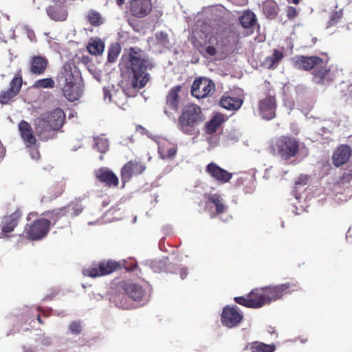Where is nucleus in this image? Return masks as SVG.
Returning <instances> with one entry per match:
<instances>
[{"mask_svg": "<svg viewBox=\"0 0 352 352\" xmlns=\"http://www.w3.org/2000/svg\"><path fill=\"white\" fill-rule=\"evenodd\" d=\"M119 66L120 69L129 74L131 86L140 90L146 87L151 80L148 72L153 67L147 53L138 47H130L124 50Z\"/></svg>", "mask_w": 352, "mask_h": 352, "instance_id": "obj_1", "label": "nucleus"}, {"mask_svg": "<svg viewBox=\"0 0 352 352\" xmlns=\"http://www.w3.org/2000/svg\"><path fill=\"white\" fill-rule=\"evenodd\" d=\"M239 35L231 28H223L207 35L204 45H200L199 51L204 55L214 56L218 53L229 52L238 42Z\"/></svg>", "mask_w": 352, "mask_h": 352, "instance_id": "obj_2", "label": "nucleus"}, {"mask_svg": "<svg viewBox=\"0 0 352 352\" xmlns=\"http://www.w3.org/2000/svg\"><path fill=\"white\" fill-rule=\"evenodd\" d=\"M205 120L201 108L192 103L185 105L177 120V128L183 133L188 135L197 133V127Z\"/></svg>", "mask_w": 352, "mask_h": 352, "instance_id": "obj_3", "label": "nucleus"}, {"mask_svg": "<svg viewBox=\"0 0 352 352\" xmlns=\"http://www.w3.org/2000/svg\"><path fill=\"white\" fill-rule=\"evenodd\" d=\"M274 151L284 160L294 157L299 153V142L294 137L282 135L275 140Z\"/></svg>", "mask_w": 352, "mask_h": 352, "instance_id": "obj_4", "label": "nucleus"}, {"mask_svg": "<svg viewBox=\"0 0 352 352\" xmlns=\"http://www.w3.org/2000/svg\"><path fill=\"white\" fill-rule=\"evenodd\" d=\"M263 290V294L265 305L270 304L282 298L284 294L299 290L300 287L296 281L287 282L277 285L267 286L261 287Z\"/></svg>", "mask_w": 352, "mask_h": 352, "instance_id": "obj_5", "label": "nucleus"}, {"mask_svg": "<svg viewBox=\"0 0 352 352\" xmlns=\"http://www.w3.org/2000/svg\"><path fill=\"white\" fill-rule=\"evenodd\" d=\"M51 221L46 218H39L32 223L27 224L23 232L30 241H38L45 238L50 230Z\"/></svg>", "mask_w": 352, "mask_h": 352, "instance_id": "obj_6", "label": "nucleus"}, {"mask_svg": "<svg viewBox=\"0 0 352 352\" xmlns=\"http://www.w3.org/2000/svg\"><path fill=\"white\" fill-rule=\"evenodd\" d=\"M120 269H122L120 262L111 259L102 260L98 263H94L89 267L85 269L83 274L87 276L96 278L110 274Z\"/></svg>", "mask_w": 352, "mask_h": 352, "instance_id": "obj_7", "label": "nucleus"}, {"mask_svg": "<svg viewBox=\"0 0 352 352\" xmlns=\"http://www.w3.org/2000/svg\"><path fill=\"white\" fill-rule=\"evenodd\" d=\"M263 290L261 287L254 288L246 296L234 298L237 304L248 308L258 309L265 305Z\"/></svg>", "mask_w": 352, "mask_h": 352, "instance_id": "obj_8", "label": "nucleus"}, {"mask_svg": "<svg viewBox=\"0 0 352 352\" xmlns=\"http://www.w3.org/2000/svg\"><path fill=\"white\" fill-rule=\"evenodd\" d=\"M214 91V83L206 77H200L195 80L191 87L192 96L198 99L211 96Z\"/></svg>", "mask_w": 352, "mask_h": 352, "instance_id": "obj_9", "label": "nucleus"}, {"mask_svg": "<svg viewBox=\"0 0 352 352\" xmlns=\"http://www.w3.org/2000/svg\"><path fill=\"white\" fill-rule=\"evenodd\" d=\"M276 95L269 91L267 96L259 101L258 112L263 119L271 120L276 117Z\"/></svg>", "mask_w": 352, "mask_h": 352, "instance_id": "obj_10", "label": "nucleus"}, {"mask_svg": "<svg viewBox=\"0 0 352 352\" xmlns=\"http://www.w3.org/2000/svg\"><path fill=\"white\" fill-rule=\"evenodd\" d=\"M243 319V315L236 306H226L221 314V323L228 328H233L239 324Z\"/></svg>", "mask_w": 352, "mask_h": 352, "instance_id": "obj_11", "label": "nucleus"}, {"mask_svg": "<svg viewBox=\"0 0 352 352\" xmlns=\"http://www.w3.org/2000/svg\"><path fill=\"white\" fill-rule=\"evenodd\" d=\"M145 169V166L140 161L131 160L126 163L122 168L120 173L122 188L133 176L142 174Z\"/></svg>", "mask_w": 352, "mask_h": 352, "instance_id": "obj_12", "label": "nucleus"}, {"mask_svg": "<svg viewBox=\"0 0 352 352\" xmlns=\"http://www.w3.org/2000/svg\"><path fill=\"white\" fill-rule=\"evenodd\" d=\"M153 10L151 0H130L129 10L131 16L141 19L148 16Z\"/></svg>", "mask_w": 352, "mask_h": 352, "instance_id": "obj_13", "label": "nucleus"}, {"mask_svg": "<svg viewBox=\"0 0 352 352\" xmlns=\"http://www.w3.org/2000/svg\"><path fill=\"white\" fill-rule=\"evenodd\" d=\"M181 85L174 86L166 95L164 112L169 118L173 116V113H176L178 111L180 100L179 93L181 91Z\"/></svg>", "mask_w": 352, "mask_h": 352, "instance_id": "obj_14", "label": "nucleus"}, {"mask_svg": "<svg viewBox=\"0 0 352 352\" xmlns=\"http://www.w3.org/2000/svg\"><path fill=\"white\" fill-rule=\"evenodd\" d=\"M324 63L322 58L316 56H297L294 58V65L299 69L309 71L321 66Z\"/></svg>", "mask_w": 352, "mask_h": 352, "instance_id": "obj_15", "label": "nucleus"}, {"mask_svg": "<svg viewBox=\"0 0 352 352\" xmlns=\"http://www.w3.org/2000/svg\"><path fill=\"white\" fill-rule=\"evenodd\" d=\"M34 126L37 136L43 141H46L54 138L56 131L53 127L45 120L38 116L34 120Z\"/></svg>", "mask_w": 352, "mask_h": 352, "instance_id": "obj_16", "label": "nucleus"}, {"mask_svg": "<svg viewBox=\"0 0 352 352\" xmlns=\"http://www.w3.org/2000/svg\"><path fill=\"white\" fill-rule=\"evenodd\" d=\"M206 173L219 184H226L232 177V173L222 168L214 162L209 163L206 167Z\"/></svg>", "mask_w": 352, "mask_h": 352, "instance_id": "obj_17", "label": "nucleus"}, {"mask_svg": "<svg viewBox=\"0 0 352 352\" xmlns=\"http://www.w3.org/2000/svg\"><path fill=\"white\" fill-rule=\"evenodd\" d=\"M21 76H15L10 83V87L7 91L0 93V103L7 104L20 92L22 86Z\"/></svg>", "mask_w": 352, "mask_h": 352, "instance_id": "obj_18", "label": "nucleus"}, {"mask_svg": "<svg viewBox=\"0 0 352 352\" xmlns=\"http://www.w3.org/2000/svg\"><path fill=\"white\" fill-rule=\"evenodd\" d=\"M40 116L45 118L56 131L62 128L66 118L64 111L59 107L50 112L42 113Z\"/></svg>", "mask_w": 352, "mask_h": 352, "instance_id": "obj_19", "label": "nucleus"}, {"mask_svg": "<svg viewBox=\"0 0 352 352\" xmlns=\"http://www.w3.org/2000/svg\"><path fill=\"white\" fill-rule=\"evenodd\" d=\"M96 179L109 188H116L119 184L117 175L107 168H100L94 172Z\"/></svg>", "mask_w": 352, "mask_h": 352, "instance_id": "obj_20", "label": "nucleus"}, {"mask_svg": "<svg viewBox=\"0 0 352 352\" xmlns=\"http://www.w3.org/2000/svg\"><path fill=\"white\" fill-rule=\"evenodd\" d=\"M18 128L20 135L27 147H32L36 144L37 140L30 123L25 120H21Z\"/></svg>", "mask_w": 352, "mask_h": 352, "instance_id": "obj_21", "label": "nucleus"}, {"mask_svg": "<svg viewBox=\"0 0 352 352\" xmlns=\"http://www.w3.org/2000/svg\"><path fill=\"white\" fill-rule=\"evenodd\" d=\"M78 71L70 63H65L58 75V81L63 85L77 82Z\"/></svg>", "mask_w": 352, "mask_h": 352, "instance_id": "obj_22", "label": "nucleus"}, {"mask_svg": "<svg viewBox=\"0 0 352 352\" xmlns=\"http://www.w3.org/2000/svg\"><path fill=\"white\" fill-rule=\"evenodd\" d=\"M352 150L350 146L341 144L334 151L332 156V162L336 167L346 164L351 155Z\"/></svg>", "mask_w": 352, "mask_h": 352, "instance_id": "obj_23", "label": "nucleus"}, {"mask_svg": "<svg viewBox=\"0 0 352 352\" xmlns=\"http://www.w3.org/2000/svg\"><path fill=\"white\" fill-rule=\"evenodd\" d=\"M21 216L22 214L19 210H16L10 215L4 216L1 223L2 233L6 234L12 232L19 224Z\"/></svg>", "mask_w": 352, "mask_h": 352, "instance_id": "obj_24", "label": "nucleus"}, {"mask_svg": "<svg viewBox=\"0 0 352 352\" xmlns=\"http://www.w3.org/2000/svg\"><path fill=\"white\" fill-rule=\"evenodd\" d=\"M122 287L126 296L135 301H140L144 296L145 291L139 284L123 282Z\"/></svg>", "mask_w": 352, "mask_h": 352, "instance_id": "obj_25", "label": "nucleus"}, {"mask_svg": "<svg viewBox=\"0 0 352 352\" xmlns=\"http://www.w3.org/2000/svg\"><path fill=\"white\" fill-rule=\"evenodd\" d=\"M49 61L47 58L42 56H34L31 57L29 62L30 72L34 75H41L44 74Z\"/></svg>", "mask_w": 352, "mask_h": 352, "instance_id": "obj_26", "label": "nucleus"}, {"mask_svg": "<svg viewBox=\"0 0 352 352\" xmlns=\"http://www.w3.org/2000/svg\"><path fill=\"white\" fill-rule=\"evenodd\" d=\"M63 93L68 100L74 102L81 96L82 89L77 85V82L65 84L63 87Z\"/></svg>", "mask_w": 352, "mask_h": 352, "instance_id": "obj_27", "label": "nucleus"}, {"mask_svg": "<svg viewBox=\"0 0 352 352\" xmlns=\"http://www.w3.org/2000/svg\"><path fill=\"white\" fill-rule=\"evenodd\" d=\"M284 56L283 50L274 49L272 55L265 58L263 65L268 69H274L278 67Z\"/></svg>", "mask_w": 352, "mask_h": 352, "instance_id": "obj_28", "label": "nucleus"}, {"mask_svg": "<svg viewBox=\"0 0 352 352\" xmlns=\"http://www.w3.org/2000/svg\"><path fill=\"white\" fill-rule=\"evenodd\" d=\"M46 11L47 15L54 21H65L68 15L66 10L57 5L48 6Z\"/></svg>", "mask_w": 352, "mask_h": 352, "instance_id": "obj_29", "label": "nucleus"}, {"mask_svg": "<svg viewBox=\"0 0 352 352\" xmlns=\"http://www.w3.org/2000/svg\"><path fill=\"white\" fill-rule=\"evenodd\" d=\"M239 21L244 29H250L255 25L257 19L252 11L248 10L239 17Z\"/></svg>", "mask_w": 352, "mask_h": 352, "instance_id": "obj_30", "label": "nucleus"}, {"mask_svg": "<svg viewBox=\"0 0 352 352\" xmlns=\"http://www.w3.org/2000/svg\"><path fill=\"white\" fill-rule=\"evenodd\" d=\"M65 217L69 218H74L80 214L82 211V206L80 201L75 200L71 201L67 206L62 207Z\"/></svg>", "mask_w": 352, "mask_h": 352, "instance_id": "obj_31", "label": "nucleus"}, {"mask_svg": "<svg viewBox=\"0 0 352 352\" xmlns=\"http://www.w3.org/2000/svg\"><path fill=\"white\" fill-rule=\"evenodd\" d=\"M264 14L270 19L276 17L279 8L277 3L274 0H265L262 5Z\"/></svg>", "mask_w": 352, "mask_h": 352, "instance_id": "obj_32", "label": "nucleus"}, {"mask_svg": "<svg viewBox=\"0 0 352 352\" xmlns=\"http://www.w3.org/2000/svg\"><path fill=\"white\" fill-rule=\"evenodd\" d=\"M87 21L93 27H99L104 23L105 19L97 10L91 9L85 16Z\"/></svg>", "mask_w": 352, "mask_h": 352, "instance_id": "obj_33", "label": "nucleus"}, {"mask_svg": "<svg viewBox=\"0 0 352 352\" xmlns=\"http://www.w3.org/2000/svg\"><path fill=\"white\" fill-rule=\"evenodd\" d=\"M245 349L251 352H274L276 350V346L274 344H267L256 341L248 344Z\"/></svg>", "mask_w": 352, "mask_h": 352, "instance_id": "obj_34", "label": "nucleus"}, {"mask_svg": "<svg viewBox=\"0 0 352 352\" xmlns=\"http://www.w3.org/2000/svg\"><path fill=\"white\" fill-rule=\"evenodd\" d=\"M242 100L236 97L223 96L220 100L221 106L228 110H236L242 105Z\"/></svg>", "mask_w": 352, "mask_h": 352, "instance_id": "obj_35", "label": "nucleus"}, {"mask_svg": "<svg viewBox=\"0 0 352 352\" xmlns=\"http://www.w3.org/2000/svg\"><path fill=\"white\" fill-rule=\"evenodd\" d=\"M87 49L91 54L95 56L100 55L104 50V43L98 37L91 38Z\"/></svg>", "mask_w": 352, "mask_h": 352, "instance_id": "obj_36", "label": "nucleus"}, {"mask_svg": "<svg viewBox=\"0 0 352 352\" xmlns=\"http://www.w3.org/2000/svg\"><path fill=\"white\" fill-rule=\"evenodd\" d=\"M206 197L208 199L209 202L214 205L215 210L217 214H222L225 212L226 207L221 195L217 193L209 194L206 195Z\"/></svg>", "mask_w": 352, "mask_h": 352, "instance_id": "obj_37", "label": "nucleus"}, {"mask_svg": "<svg viewBox=\"0 0 352 352\" xmlns=\"http://www.w3.org/2000/svg\"><path fill=\"white\" fill-rule=\"evenodd\" d=\"M223 122L222 115H215L206 124V131L208 134H213Z\"/></svg>", "mask_w": 352, "mask_h": 352, "instance_id": "obj_38", "label": "nucleus"}, {"mask_svg": "<svg viewBox=\"0 0 352 352\" xmlns=\"http://www.w3.org/2000/svg\"><path fill=\"white\" fill-rule=\"evenodd\" d=\"M51 221V225L55 226L58 221L65 217V213L62 208H56L51 211H46L43 213Z\"/></svg>", "mask_w": 352, "mask_h": 352, "instance_id": "obj_39", "label": "nucleus"}, {"mask_svg": "<svg viewBox=\"0 0 352 352\" xmlns=\"http://www.w3.org/2000/svg\"><path fill=\"white\" fill-rule=\"evenodd\" d=\"M126 98V94L123 90H113L109 96V101L120 106L124 104Z\"/></svg>", "mask_w": 352, "mask_h": 352, "instance_id": "obj_40", "label": "nucleus"}, {"mask_svg": "<svg viewBox=\"0 0 352 352\" xmlns=\"http://www.w3.org/2000/svg\"><path fill=\"white\" fill-rule=\"evenodd\" d=\"M121 46L118 43L111 44L108 50V62L115 63L121 52Z\"/></svg>", "mask_w": 352, "mask_h": 352, "instance_id": "obj_41", "label": "nucleus"}, {"mask_svg": "<svg viewBox=\"0 0 352 352\" xmlns=\"http://www.w3.org/2000/svg\"><path fill=\"white\" fill-rule=\"evenodd\" d=\"M113 301L116 305L123 309H128L130 305L124 294H118L113 296Z\"/></svg>", "mask_w": 352, "mask_h": 352, "instance_id": "obj_42", "label": "nucleus"}, {"mask_svg": "<svg viewBox=\"0 0 352 352\" xmlns=\"http://www.w3.org/2000/svg\"><path fill=\"white\" fill-rule=\"evenodd\" d=\"M177 153V148L175 146L169 148L166 153L162 147H158V153L162 160H173L175 157Z\"/></svg>", "mask_w": 352, "mask_h": 352, "instance_id": "obj_43", "label": "nucleus"}, {"mask_svg": "<svg viewBox=\"0 0 352 352\" xmlns=\"http://www.w3.org/2000/svg\"><path fill=\"white\" fill-rule=\"evenodd\" d=\"M95 146L101 153H106L109 149V142L106 138L97 137L94 138Z\"/></svg>", "mask_w": 352, "mask_h": 352, "instance_id": "obj_44", "label": "nucleus"}, {"mask_svg": "<svg viewBox=\"0 0 352 352\" xmlns=\"http://www.w3.org/2000/svg\"><path fill=\"white\" fill-rule=\"evenodd\" d=\"M313 75L315 78H318L320 82L323 81L329 72V69L327 68L324 63L321 66H317L314 69Z\"/></svg>", "mask_w": 352, "mask_h": 352, "instance_id": "obj_45", "label": "nucleus"}, {"mask_svg": "<svg viewBox=\"0 0 352 352\" xmlns=\"http://www.w3.org/2000/svg\"><path fill=\"white\" fill-rule=\"evenodd\" d=\"M54 87V81L50 78L38 80L34 84V87L36 88H53Z\"/></svg>", "mask_w": 352, "mask_h": 352, "instance_id": "obj_46", "label": "nucleus"}, {"mask_svg": "<svg viewBox=\"0 0 352 352\" xmlns=\"http://www.w3.org/2000/svg\"><path fill=\"white\" fill-rule=\"evenodd\" d=\"M69 330L71 333L74 335H79L82 332V326L80 322L73 321L69 326Z\"/></svg>", "mask_w": 352, "mask_h": 352, "instance_id": "obj_47", "label": "nucleus"}, {"mask_svg": "<svg viewBox=\"0 0 352 352\" xmlns=\"http://www.w3.org/2000/svg\"><path fill=\"white\" fill-rule=\"evenodd\" d=\"M343 12L342 10H335L331 12L330 17V23L331 25H335L340 21V20L342 18Z\"/></svg>", "mask_w": 352, "mask_h": 352, "instance_id": "obj_48", "label": "nucleus"}, {"mask_svg": "<svg viewBox=\"0 0 352 352\" xmlns=\"http://www.w3.org/2000/svg\"><path fill=\"white\" fill-rule=\"evenodd\" d=\"M120 263L122 264V268H124L128 272H133L138 267V264L135 262L128 263L126 261L123 260Z\"/></svg>", "mask_w": 352, "mask_h": 352, "instance_id": "obj_49", "label": "nucleus"}, {"mask_svg": "<svg viewBox=\"0 0 352 352\" xmlns=\"http://www.w3.org/2000/svg\"><path fill=\"white\" fill-rule=\"evenodd\" d=\"M52 190H54L55 191V197H58L60 196V195H62V193L64 192L65 190V184L63 183H57L55 185H54V186L52 188Z\"/></svg>", "mask_w": 352, "mask_h": 352, "instance_id": "obj_50", "label": "nucleus"}, {"mask_svg": "<svg viewBox=\"0 0 352 352\" xmlns=\"http://www.w3.org/2000/svg\"><path fill=\"white\" fill-rule=\"evenodd\" d=\"M298 15V10L293 6H289L287 9V16L292 20L297 17Z\"/></svg>", "mask_w": 352, "mask_h": 352, "instance_id": "obj_51", "label": "nucleus"}, {"mask_svg": "<svg viewBox=\"0 0 352 352\" xmlns=\"http://www.w3.org/2000/svg\"><path fill=\"white\" fill-rule=\"evenodd\" d=\"M30 148V154L32 159L35 160H39L41 157V155H40V152L38 151V146L34 147V146H32Z\"/></svg>", "mask_w": 352, "mask_h": 352, "instance_id": "obj_52", "label": "nucleus"}, {"mask_svg": "<svg viewBox=\"0 0 352 352\" xmlns=\"http://www.w3.org/2000/svg\"><path fill=\"white\" fill-rule=\"evenodd\" d=\"M188 273L187 269L182 268L180 270L179 275H180V278L182 280L186 278V276H188Z\"/></svg>", "mask_w": 352, "mask_h": 352, "instance_id": "obj_53", "label": "nucleus"}, {"mask_svg": "<svg viewBox=\"0 0 352 352\" xmlns=\"http://www.w3.org/2000/svg\"><path fill=\"white\" fill-rule=\"evenodd\" d=\"M103 93H104V98L105 100L108 99L109 100V96H110V94H112V92L109 91L106 88H104L103 89Z\"/></svg>", "mask_w": 352, "mask_h": 352, "instance_id": "obj_54", "label": "nucleus"}, {"mask_svg": "<svg viewBox=\"0 0 352 352\" xmlns=\"http://www.w3.org/2000/svg\"><path fill=\"white\" fill-rule=\"evenodd\" d=\"M346 95L352 98V83L349 85Z\"/></svg>", "mask_w": 352, "mask_h": 352, "instance_id": "obj_55", "label": "nucleus"}, {"mask_svg": "<svg viewBox=\"0 0 352 352\" xmlns=\"http://www.w3.org/2000/svg\"><path fill=\"white\" fill-rule=\"evenodd\" d=\"M166 34H164V32H161L160 33H157L156 34V38L157 39H160V38H162V37H164L165 38H166Z\"/></svg>", "mask_w": 352, "mask_h": 352, "instance_id": "obj_56", "label": "nucleus"}, {"mask_svg": "<svg viewBox=\"0 0 352 352\" xmlns=\"http://www.w3.org/2000/svg\"><path fill=\"white\" fill-rule=\"evenodd\" d=\"M125 2V0H116L117 5L118 6H122Z\"/></svg>", "mask_w": 352, "mask_h": 352, "instance_id": "obj_57", "label": "nucleus"}, {"mask_svg": "<svg viewBox=\"0 0 352 352\" xmlns=\"http://www.w3.org/2000/svg\"><path fill=\"white\" fill-rule=\"evenodd\" d=\"M36 319L38 320V322L41 324H44V322L42 320L41 318V316L39 314L37 315V317H36Z\"/></svg>", "mask_w": 352, "mask_h": 352, "instance_id": "obj_58", "label": "nucleus"}, {"mask_svg": "<svg viewBox=\"0 0 352 352\" xmlns=\"http://www.w3.org/2000/svg\"><path fill=\"white\" fill-rule=\"evenodd\" d=\"M32 36L35 37L34 33L32 31L29 33V37L31 38V40H32V38H31Z\"/></svg>", "mask_w": 352, "mask_h": 352, "instance_id": "obj_59", "label": "nucleus"}, {"mask_svg": "<svg viewBox=\"0 0 352 352\" xmlns=\"http://www.w3.org/2000/svg\"><path fill=\"white\" fill-rule=\"evenodd\" d=\"M291 1L294 4H298L299 3V0H291Z\"/></svg>", "mask_w": 352, "mask_h": 352, "instance_id": "obj_60", "label": "nucleus"}, {"mask_svg": "<svg viewBox=\"0 0 352 352\" xmlns=\"http://www.w3.org/2000/svg\"><path fill=\"white\" fill-rule=\"evenodd\" d=\"M53 2L56 3H61V0H52Z\"/></svg>", "mask_w": 352, "mask_h": 352, "instance_id": "obj_61", "label": "nucleus"}]
</instances>
